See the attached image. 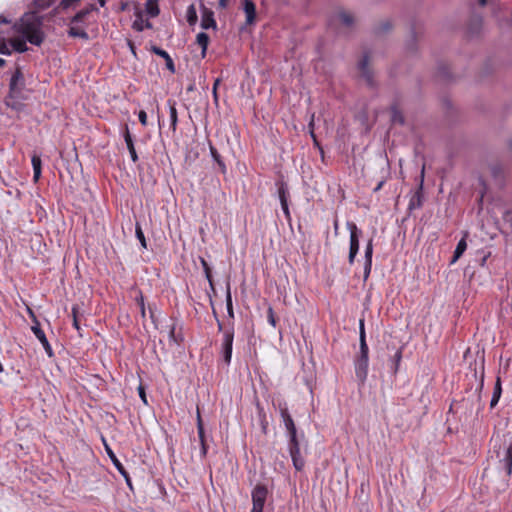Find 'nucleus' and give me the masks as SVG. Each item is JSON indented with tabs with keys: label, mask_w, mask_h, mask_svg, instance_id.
<instances>
[{
	"label": "nucleus",
	"mask_w": 512,
	"mask_h": 512,
	"mask_svg": "<svg viewBox=\"0 0 512 512\" xmlns=\"http://www.w3.org/2000/svg\"><path fill=\"white\" fill-rule=\"evenodd\" d=\"M484 387V373H482V376H481V381H480V385L478 387V392L481 393L482 389ZM481 400V395L478 394V401Z\"/></svg>",
	"instance_id": "6e6d98bb"
},
{
	"label": "nucleus",
	"mask_w": 512,
	"mask_h": 512,
	"mask_svg": "<svg viewBox=\"0 0 512 512\" xmlns=\"http://www.w3.org/2000/svg\"><path fill=\"white\" fill-rule=\"evenodd\" d=\"M124 140H125L127 149H128V151L130 153L132 161L134 163L137 162L138 161V155H137V152H136L135 147H134L132 136H131L127 126H126L125 132H124Z\"/></svg>",
	"instance_id": "a211bd4d"
},
{
	"label": "nucleus",
	"mask_w": 512,
	"mask_h": 512,
	"mask_svg": "<svg viewBox=\"0 0 512 512\" xmlns=\"http://www.w3.org/2000/svg\"><path fill=\"white\" fill-rule=\"evenodd\" d=\"M263 418H265V415H263ZM267 428H268V423H267V421L265 419H263V421H262V431H263L264 434H266Z\"/></svg>",
	"instance_id": "680f3d73"
},
{
	"label": "nucleus",
	"mask_w": 512,
	"mask_h": 512,
	"mask_svg": "<svg viewBox=\"0 0 512 512\" xmlns=\"http://www.w3.org/2000/svg\"><path fill=\"white\" fill-rule=\"evenodd\" d=\"M28 42L25 37L22 38H13L10 40V45L12 49L19 53H24L28 50V46L26 44Z\"/></svg>",
	"instance_id": "aec40b11"
},
{
	"label": "nucleus",
	"mask_w": 512,
	"mask_h": 512,
	"mask_svg": "<svg viewBox=\"0 0 512 512\" xmlns=\"http://www.w3.org/2000/svg\"><path fill=\"white\" fill-rule=\"evenodd\" d=\"M268 488L265 484L258 483L252 490V509L251 512H263L264 505L268 496Z\"/></svg>",
	"instance_id": "20e7f679"
},
{
	"label": "nucleus",
	"mask_w": 512,
	"mask_h": 512,
	"mask_svg": "<svg viewBox=\"0 0 512 512\" xmlns=\"http://www.w3.org/2000/svg\"><path fill=\"white\" fill-rule=\"evenodd\" d=\"M35 9L38 11L49 8L52 4V0H34L33 2Z\"/></svg>",
	"instance_id": "4c0bfd02"
},
{
	"label": "nucleus",
	"mask_w": 512,
	"mask_h": 512,
	"mask_svg": "<svg viewBox=\"0 0 512 512\" xmlns=\"http://www.w3.org/2000/svg\"><path fill=\"white\" fill-rule=\"evenodd\" d=\"M498 458L499 465L505 470L506 476L509 478L512 475V440L509 443L504 442V450L500 449L495 451Z\"/></svg>",
	"instance_id": "39448f33"
},
{
	"label": "nucleus",
	"mask_w": 512,
	"mask_h": 512,
	"mask_svg": "<svg viewBox=\"0 0 512 512\" xmlns=\"http://www.w3.org/2000/svg\"><path fill=\"white\" fill-rule=\"evenodd\" d=\"M33 170H41V158L40 156L34 154L31 159Z\"/></svg>",
	"instance_id": "a18cd8bd"
},
{
	"label": "nucleus",
	"mask_w": 512,
	"mask_h": 512,
	"mask_svg": "<svg viewBox=\"0 0 512 512\" xmlns=\"http://www.w3.org/2000/svg\"><path fill=\"white\" fill-rule=\"evenodd\" d=\"M355 375L359 385H364L367 380L369 367V347L366 341L365 321L359 320V353L354 359Z\"/></svg>",
	"instance_id": "7ed1b4c3"
},
{
	"label": "nucleus",
	"mask_w": 512,
	"mask_h": 512,
	"mask_svg": "<svg viewBox=\"0 0 512 512\" xmlns=\"http://www.w3.org/2000/svg\"><path fill=\"white\" fill-rule=\"evenodd\" d=\"M135 235H136V238L139 240L141 247L143 249H147V241H146L145 234L142 231L141 226H135Z\"/></svg>",
	"instance_id": "e433bc0d"
},
{
	"label": "nucleus",
	"mask_w": 512,
	"mask_h": 512,
	"mask_svg": "<svg viewBox=\"0 0 512 512\" xmlns=\"http://www.w3.org/2000/svg\"><path fill=\"white\" fill-rule=\"evenodd\" d=\"M391 111V122L393 124L403 125L405 123V118L402 112L396 107V105H392L390 108Z\"/></svg>",
	"instance_id": "393cba45"
},
{
	"label": "nucleus",
	"mask_w": 512,
	"mask_h": 512,
	"mask_svg": "<svg viewBox=\"0 0 512 512\" xmlns=\"http://www.w3.org/2000/svg\"><path fill=\"white\" fill-rule=\"evenodd\" d=\"M67 33H68L69 37H73V38L78 37V38H81L83 40H88L89 39V35H88V33L85 30L79 29V28L74 27V26H71L68 29Z\"/></svg>",
	"instance_id": "cd10ccee"
},
{
	"label": "nucleus",
	"mask_w": 512,
	"mask_h": 512,
	"mask_svg": "<svg viewBox=\"0 0 512 512\" xmlns=\"http://www.w3.org/2000/svg\"><path fill=\"white\" fill-rule=\"evenodd\" d=\"M72 317H73V327L79 332L80 331V324L78 320V313H79V307L78 305H74L72 307Z\"/></svg>",
	"instance_id": "ea45409f"
},
{
	"label": "nucleus",
	"mask_w": 512,
	"mask_h": 512,
	"mask_svg": "<svg viewBox=\"0 0 512 512\" xmlns=\"http://www.w3.org/2000/svg\"><path fill=\"white\" fill-rule=\"evenodd\" d=\"M145 8L147 14L152 18L158 16L160 13L157 0H147Z\"/></svg>",
	"instance_id": "bb28decb"
},
{
	"label": "nucleus",
	"mask_w": 512,
	"mask_h": 512,
	"mask_svg": "<svg viewBox=\"0 0 512 512\" xmlns=\"http://www.w3.org/2000/svg\"><path fill=\"white\" fill-rule=\"evenodd\" d=\"M0 54L10 55L11 49L8 47L7 43L4 40H0Z\"/></svg>",
	"instance_id": "8fccbe9b"
},
{
	"label": "nucleus",
	"mask_w": 512,
	"mask_h": 512,
	"mask_svg": "<svg viewBox=\"0 0 512 512\" xmlns=\"http://www.w3.org/2000/svg\"><path fill=\"white\" fill-rule=\"evenodd\" d=\"M33 322V325L31 327H41L40 322L38 321L36 316H33V319H31Z\"/></svg>",
	"instance_id": "0e129e2a"
},
{
	"label": "nucleus",
	"mask_w": 512,
	"mask_h": 512,
	"mask_svg": "<svg viewBox=\"0 0 512 512\" xmlns=\"http://www.w3.org/2000/svg\"><path fill=\"white\" fill-rule=\"evenodd\" d=\"M243 8L246 14V22L252 24L256 18V6L252 0H244Z\"/></svg>",
	"instance_id": "2eb2a0df"
},
{
	"label": "nucleus",
	"mask_w": 512,
	"mask_h": 512,
	"mask_svg": "<svg viewBox=\"0 0 512 512\" xmlns=\"http://www.w3.org/2000/svg\"><path fill=\"white\" fill-rule=\"evenodd\" d=\"M350 230V239L356 237V240H359L362 236V230L358 228V226H348Z\"/></svg>",
	"instance_id": "79ce46f5"
},
{
	"label": "nucleus",
	"mask_w": 512,
	"mask_h": 512,
	"mask_svg": "<svg viewBox=\"0 0 512 512\" xmlns=\"http://www.w3.org/2000/svg\"><path fill=\"white\" fill-rule=\"evenodd\" d=\"M196 42L201 47V49H202L201 55H202V58H204L206 56V51H207V47L209 44L208 34L205 32L198 33L196 36Z\"/></svg>",
	"instance_id": "b1692460"
},
{
	"label": "nucleus",
	"mask_w": 512,
	"mask_h": 512,
	"mask_svg": "<svg viewBox=\"0 0 512 512\" xmlns=\"http://www.w3.org/2000/svg\"><path fill=\"white\" fill-rule=\"evenodd\" d=\"M422 198H423V188H422V184H421L419 186V188L411 196L408 208L410 210L419 208L422 205Z\"/></svg>",
	"instance_id": "6ab92c4d"
},
{
	"label": "nucleus",
	"mask_w": 512,
	"mask_h": 512,
	"mask_svg": "<svg viewBox=\"0 0 512 512\" xmlns=\"http://www.w3.org/2000/svg\"><path fill=\"white\" fill-rule=\"evenodd\" d=\"M267 320H268L269 324H271L273 327H276L277 318L275 316L272 306H269L267 309Z\"/></svg>",
	"instance_id": "a19ab883"
},
{
	"label": "nucleus",
	"mask_w": 512,
	"mask_h": 512,
	"mask_svg": "<svg viewBox=\"0 0 512 512\" xmlns=\"http://www.w3.org/2000/svg\"><path fill=\"white\" fill-rule=\"evenodd\" d=\"M368 62H369V57H368L367 54H365L363 56V58L360 60V62L358 63V68H359V70L361 72V76L365 79L366 83L370 87H373L374 86V79H373L372 72L368 68Z\"/></svg>",
	"instance_id": "9d476101"
},
{
	"label": "nucleus",
	"mask_w": 512,
	"mask_h": 512,
	"mask_svg": "<svg viewBox=\"0 0 512 512\" xmlns=\"http://www.w3.org/2000/svg\"><path fill=\"white\" fill-rule=\"evenodd\" d=\"M97 7L94 4H89L85 8L78 11L71 19V23L82 22L91 12L97 11Z\"/></svg>",
	"instance_id": "f3484780"
},
{
	"label": "nucleus",
	"mask_w": 512,
	"mask_h": 512,
	"mask_svg": "<svg viewBox=\"0 0 512 512\" xmlns=\"http://www.w3.org/2000/svg\"><path fill=\"white\" fill-rule=\"evenodd\" d=\"M358 251H359V240H356V237L353 239H350L349 252L358 253Z\"/></svg>",
	"instance_id": "09e8293b"
},
{
	"label": "nucleus",
	"mask_w": 512,
	"mask_h": 512,
	"mask_svg": "<svg viewBox=\"0 0 512 512\" xmlns=\"http://www.w3.org/2000/svg\"><path fill=\"white\" fill-rule=\"evenodd\" d=\"M455 403H456V401H455V400L451 403V405H450V407H449V410H448V414H450V413H454V404H455Z\"/></svg>",
	"instance_id": "338daca9"
},
{
	"label": "nucleus",
	"mask_w": 512,
	"mask_h": 512,
	"mask_svg": "<svg viewBox=\"0 0 512 512\" xmlns=\"http://www.w3.org/2000/svg\"><path fill=\"white\" fill-rule=\"evenodd\" d=\"M209 150H210L211 157L216 162L220 172L225 174L227 168H226V165H225L221 155L218 153L217 149L211 144L209 146Z\"/></svg>",
	"instance_id": "412c9836"
},
{
	"label": "nucleus",
	"mask_w": 512,
	"mask_h": 512,
	"mask_svg": "<svg viewBox=\"0 0 512 512\" xmlns=\"http://www.w3.org/2000/svg\"><path fill=\"white\" fill-rule=\"evenodd\" d=\"M102 441H103V444L105 447V451H106L108 457L110 458L111 462L113 463L114 467L124 477L126 484L130 488H132V481H131L128 471L125 469L123 464L119 461L116 454L113 452L112 448L107 444L105 438H102Z\"/></svg>",
	"instance_id": "6e6552de"
},
{
	"label": "nucleus",
	"mask_w": 512,
	"mask_h": 512,
	"mask_svg": "<svg viewBox=\"0 0 512 512\" xmlns=\"http://www.w3.org/2000/svg\"><path fill=\"white\" fill-rule=\"evenodd\" d=\"M385 181L384 180H381L377 185L376 187L373 189L374 192H378L382 189L383 185H384Z\"/></svg>",
	"instance_id": "052dcab7"
},
{
	"label": "nucleus",
	"mask_w": 512,
	"mask_h": 512,
	"mask_svg": "<svg viewBox=\"0 0 512 512\" xmlns=\"http://www.w3.org/2000/svg\"><path fill=\"white\" fill-rule=\"evenodd\" d=\"M401 360H402V347H400L395 352L394 356L391 358L390 370H391V373L393 376L397 375V373L399 371Z\"/></svg>",
	"instance_id": "5701e85b"
},
{
	"label": "nucleus",
	"mask_w": 512,
	"mask_h": 512,
	"mask_svg": "<svg viewBox=\"0 0 512 512\" xmlns=\"http://www.w3.org/2000/svg\"><path fill=\"white\" fill-rule=\"evenodd\" d=\"M276 186H277L278 198H279V201L281 204V209H282L283 213L285 214L287 220L290 221V212H289V206H288V200H289L290 195H289L288 186L283 181L277 182Z\"/></svg>",
	"instance_id": "1a4fd4ad"
},
{
	"label": "nucleus",
	"mask_w": 512,
	"mask_h": 512,
	"mask_svg": "<svg viewBox=\"0 0 512 512\" xmlns=\"http://www.w3.org/2000/svg\"><path fill=\"white\" fill-rule=\"evenodd\" d=\"M135 302L139 306L141 318L144 320L146 317V307H145V301L144 296L141 290L138 291V295L135 297Z\"/></svg>",
	"instance_id": "2f4dec72"
},
{
	"label": "nucleus",
	"mask_w": 512,
	"mask_h": 512,
	"mask_svg": "<svg viewBox=\"0 0 512 512\" xmlns=\"http://www.w3.org/2000/svg\"><path fill=\"white\" fill-rule=\"evenodd\" d=\"M148 309H149V314H150L151 321L153 322V324L155 326H157V319L155 317L154 308L151 305H149Z\"/></svg>",
	"instance_id": "5fc2aeb1"
},
{
	"label": "nucleus",
	"mask_w": 512,
	"mask_h": 512,
	"mask_svg": "<svg viewBox=\"0 0 512 512\" xmlns=\"http://www.w3.org/2000/svg\"><path fill=\"white\" fill-rule=\"evenodd\" d=\"M31 330L33 332V334L35 335V337L40 341V343L42 344L45 352L47 353V355L49 357H53L54 356V352H53V349L44 333V331L41 329V327H31Z\"/></svg>",
	"instance_id": "9b49d317"
},
{
	"label": "nucleus",
	"mask_w": 512,
	"mask_h": 512,
	"mask_svg": "<svg viewBox=\"0 0 512 512\" xmlns=\"http://www.w3.org/2000/svg\"><path fill=\"white\" fill-rule=\"evenodd\" d=\"M338 20L341 22L342 25H344L345 27H352L353 23H354V18L353 16L348 13V12H340L337 16Z\"/></svg>",
	"instance_id": "c85d7f7f"
},
{
	"label": "nucleus",
	"mask_w": 512,
	"mask_h": 512,
	"mask_svg": "<svg viewBox=\"0 0 512 512\" xmlns=\"http://www.w3.org/2000/svg\"><path fill=\"white\" fill-rule=\"evenodd\" d=\"M169 340L172 342H175L176 344H181L183 341L182 334H176V326L175 324L171 325L169 330Z\"/></svg>",
	"instance_id": "c9c22d12"
},
{
	"label": "nucleus",
	"mask_w": 512,
	"mask_h": 512,
	"mask_svg": "<svg viewBox=\"0 0 512 512\" xmlns=\"http://www.w3.org/2000/svg\"><path fill=\"white\" fill-rule=\"evenodd\" d=\"M278 410L284 426L286 428V435L288 437V451L292 459L293 466L296 471H302L305 467V459L301 453V439H304V434L298 433L295 422L289 413L286 402L278 403Z\"/></svg>",
	"instance_id": "f257e3e1"
},
{
	"label": "nucleus",
	"mask_w": 512,
	"mask_h": 512,
	"mask_svg": "<svg viewBox=\"0 0 512 512\" xmlns=\"http://www.w3.org/2000/svg\"><path fill=\"white\" fill-rule=\"evenodd\" d=\"M80 0H61L59 3V8L66 10L72 6H74Z\"/></svg>",
	"instance_id": "c03bdc74"
},
{
	"label": "nucleus",
	"mask_w": 512,
	"mask_h": 512,
	"mask_svg": "<svg viewBox=\"0 0 512 512\" xmlns=\"http://www.w3.org/2000/svg\"><path fill=\"white\" fill-rule=\"evenodd\" d=\"M25 88L24 75L19 67L16 68L15 72L11 76L9 83V95L12 98H21L22 92Z\"/></svg>",
	"instance_id": "423d86ee"
},
{
	"label": "nucleus",
	"mask_w": 512,
	"mask_h": 512,
	"mask_svg": "<svg viewBox=\"0 0 512 512\" xmlns=\"http://www.w3.org/2000/svg\"><path fill=\"white\" fill-rule=\"evenodd\" d=\"M219 81H220V80H219V79H217V80L215 81L214 85H213V96H214L215 101H217V100H218V96H217V86H218V84H219Z\"/></svg>",
	"instance_id": "13d9d810"
},
{
	"label": "nucleus",
	"mask_w": 512,
	"mask_h": 512,
	"mask_svg": "<svg viewBox=\"0 0 512 512\" xmlns=\"http://www.w3.org/2000/svg\"><path fill=\"white\" fill-rule=\"evenodd\" d=\"M356 255H357V253L349 252L348 261H349L350 264L354 263V259H355Z\"/></svg>",
	"instance_id": "e2e57ef3"
},
{
	"label": "nucleus",
	"mask_w": 512,
	"mask_h": 512,
	"mask_svg": "<svg viewBox=\"0 0 512 512\" xmlns=\"http://www.w3.org/2000/svg\"><path fill=\"white\" fill-rule=\"evenodd\" d=\"M502 395V382L500 376L496 377L492 398L490 400V408L493 409L498 404Z\"/></svg>",
	"instance_id": "dca6fc26"
},
{
	"label": "nucleus",
	"mask_w": 512,
	"mask_h": 512,
	"mask_svg": "<svg viewBox=\"0 0 512 512\" xmlns=\"http://www.w3.org/2000/svg\"><path fill=\"white\" fill-rule=\"evenodd\" d=\"M391 29V23L390 21L386 20L383 21L380 26L377 28V33H384Z\"/></svg>",
	"instance_id": "de8ad7c7"
},
{
	"label": "nucleus",
	"mask_w": 512,
	"mask_h": 512,
	"mask_svg": "<svg viewBox=\"0 0 512 512\" xmlns=\"http://www.w3.org/2000/svg\"><path fill=\"white\" fill-rule=\"evenodd\" d=\"M151 51L155 55L160 56L162 58V60H165L166 67L170 72H172V73L175 72V65H174L173 59L165 50H163L162 48H160L158 46H152Z\"/></svg>",
	"instance_id": "4468645a"
},
{
	"label": "nucleus",
	"mask_w": 512,
	"mask_h": 512,
	"mask_svg": "<svg viewBox=\"0 0 512 512\" xmlns=\"http://www.w3.org/2000/svg\"><path fill=\"white\" fill-rule=\"evenodd\" d=\"M206 279L209 282V286H210L211 292L215 295L216 294V288H215V285H214L213 277L212 278H206Z\"/></svg>",
	"instance_id": "4d7b16f0"
},
{
	"label": "nucleus",
	"mask_w": 512,
	"mask_h": 512,
	"mask_svg": "<svg viewBox=\"0 0 512 512\" xmlns=\"http://www.w3.org/2000/svg\"><path fill=\"white\" fill-rule=\"evenodd\" d=\"M197 432L198 433L205 432L203 420H202L199 410L197 411Z\"/></svg>",
	"instance_id": "3c124183"
},
{
	"label": "nucleus",
	"mask_w": 512,
	"mask_h": 512,
	"mask_svg": "<svg viewBox=\"0 0 512 512\" xmlns=\"http://www.w3.org/2000/svg\"><path fill=\"white\" fill-rule=\"evenodd\" d=\"M490 255H491L490 251L485 252L484 250H479V251H477V256L475 258V262H477L479 264V266L485 267L487 259L490 257Z\"/></svg>",
	"instance_id": "473e14b6"
},
{
	"label": "nucleus",
	"mask_w": 512,
	"mask_h": 512,
	"mask_svg": "<svg viewBox=\"0 0 512 512\" xmlns=\"http://www.w3.org/2000/svg\"><path fill=\"white\" fill-rule=\"evenodd\" d=\"M138 118H139V121L140 123L143 125V126H146L147 125V114L144 110H141L138 114Z\"/></svg>",
	"instance_id": "864d4df0"
},
{
	"label": "nucleus",
	"mask_w": 512,
	"mask_h": 512,
	"mask_svg": "<svg viewBox=\"0 0 512 512\" xmlns=\"http://www.w3.org/2000/svg\"><path fill=\"white\" fill-rule=\"evenodd\" d=\"M43 18L37 12L25 13L19 23L14 25L16 31L35 46H40L44 41V33L41 29Z\"/></svg>",
	"instance_id": "f03ea898"
},
{
	"label": "nucleus",
	"mask_w": 512,
	"mask_h": 512,
	"mask_svg": "<svg viewBox=\"0 0 512 512\" xmlns=\"http://www.w3.org/2000/svg\"><path fill=\"white\" fill-rule=\"evenodd\" d=\"M226 309L227 314L230 318H234V311H233V303H232V295L230 290V284H227V290H226Z\"/></svg>",
	"instance_id": "c756f323"
},
{
	"label": "nucleus",
	"mask_w": 512,
	"mask_h": 512,
	"mask_svg": "<svg viewBox=\"0 0 512 512\" xmlns=\"http://www.w3.org/2000/svg\"><path fill=\"white\" fill-rule=\"evenodd\" d=\"M201 27L205 30L210 28H216V21L214 19V13L210 9L203 7Z\"/></svg>",
	"instance_id": "ddd939ff"
},
{
	"label": "nucleus",
	"mask_w": 512,
	"mask_h": 512,
	"mask_svg": "<svg viewBox=\"0 0 512 512\" xmlns=\"http://www.w3.org/2000/svg\"><path fill=\"white\" fill-rule=\"evenodd\" d=\"M468 231L463 232V237L458 241L456 248L454 250L453 256L450 260V265L456 263L458 259L464 254L467 249L466 238L468 237Z\"/></svg>",
	"instance_id": "f8f14e48"
},
{
	"label": "nucleus",
	"mask_w": 512,
	"mask_h": 512,
	"mask_svg": "<svg viewBox=\"0 0 512 512\" xmlns=\"http://www.w3.org/2000/svg\"><path fill=\"white\" fill-rule=\"evenodd\" d=\"M491 173L496 181L499 182V184L502 183L503 176H504V169L501 165H493L491 167Z\"/></svg>",
	"instance_id": "72a5a7b5"
},
{
	"label": "nucleus",
	"mask_w": 512,
	"mask_h": 512,
	"mask_svg": "<svg viewBox=\"0 0 512 512\" xmlns=\"http://www.w3.org/2000/svg\"><path fill=\"white\" fill-rule=\"evenodd\" d=\"M373 245L370 239L365 249V261L372 262Z\"/></svg>",
	"instance_id": "37998d69"
},
{
	"label": "nucleus",
	"mask_w": 512,
	"mask_h": 512,
	"mask_svg": "<svg viewBox=\"0 0 512 512\" xmlns=\"http://www.w3.org/2000/svg\"><path fill=\"white\" fill-rule=\"evenodd\" d=\"M186 18H187V22L190 25H194L197 22V20H198L197 11L193 4L189 5L187 8Z\"/></svg>",
	"instance_id": "7c9ffc66"
},
{
	"label": "nucleus",
	"mask_w": 512,
	"mask_h": 512,
	"mask_svg": "<svg viewBox=\"0 0 512 512\" xmlns=\"http://www.w3.org/2000/svg\"><path fill=\"white\" fill-rule=\"evenodd\" d=\"M219 6L225 8L227 6V0H219Z\"/></svg>",
	"instance_id": "774afa93"
},
{
	"label": "nucleus",
	"mask_w": 512,
	"mask_h": 512,
	"mask_svg": "<svg viewBox=\"0 0 512 512\" xmlns=\"http://www.w3.org/2000/svg\"><path fill=\"white\" fill-rule=\"evenodd\" d=\"M233 340H234V330L233 328L227 329L223 333V339L221 343V356L223 362L229 366L232 359V351H233Z\"/></svg>",
	"instance_id": "0eeeda50"
},
{
	"label": "nucleus",
	"mask_w": 512,
	"mask_h": 512,
	"mask_svg": "<svg viewBox=\"0 0 512 512\" xmlns=\"http://www.w3.org/2000/svg\"><path fill=\"white\" fill-rule=\"evenodd\" d=\"M138 390V394H139V397L140 399L142 400V402L145 404V405H148V401H147V395H146V390H145V387L140 384L137 388Z\"/></svg>",
	"instance_id": "49530a36"
},
{
	"label": "nucleus",
	"mask_w": 512,
	"mask_h": 512,
	"mask_svg": "<svg viewBox=\"0 0 512 512\" xmlns=\"http://www.w3.org/2000/svg\"><path fill=\"white\" fill-rule=\"evenodd\" d=\"M372 268V262L365 261L364 263V281H366L370 275Z\"/></svg>",
	"instance_id": "603ef678"
},
{
	"label": "nucleus",
	"mask_w": 512,
	"mask_h": 512,
	"mask_svg": "<svg viewBox=\"0 0 512 512\" xmlns=\"http://www.w3.org/2000/svg\"><path fill=\"white\" fill-rule=\"evenodd\" d=\"M132 27L141 32L143 31L144 29H151L152 28V23L149 21V20H143L142 16L139 15L135 21L133 22V25Z\"/></svg>",
	"instance_id": "a878e982"
},
{
	"label": "nucleus",
	"mask_w": 512,
	"mask_h": 512,
	"mask_svg": "<svg viewBox=\"0 0 512 512\" xmlns=\"http://www.w3.org/2000/svg\"><path fill=\"white\" fill-rule=\"evenodd\" d=\"M0 23L1 24H8V23H10V20L7 19L5 16L0 15Z\"/></svg>",
	"instance_id": "69168bd1"
},
{
	"label": "nucleus",
	"mask_w": 512,
	"mask_h": 512,
	"mask_svg": "<svg viewBox=\"0 0 512 512\" xmlns=\"http://www.w3.org/2000/svg\"><path fill=\"white\" fill-rule=\"evenodd\" d=\"M167 104L169 106L170 126L173 131H176V127H177V123H178L176 103H175V101L169 99L167 101Z\"/></svg>",
	"instance_id": "4be33fe9"
},
{
	"label": "nucleus",
	"mask_w": 512,
	"mask_h": 512,
	"mask_svg": "<svg viewBox=\"0 0 512 512\" xmlns=\"http://www.w3.org/2000/svg\"><path fill=\"white\" fill-rule=\"evenodd\" d=\"M206 278H212V269L204 257H199Z\"/></svg>",
	"instance_id": "58836bf2"
},
{
	"label": "nucleus",
	"mask_w": 512,
	"mask_h": 512,
	"mask_svg": "<svg viewBox=\"0 0 512 512\" xmlns=\"http://www.w3.org/2000/svg\"><path fill=\"white\" fill-rule=\"evenodd\" d=\"M199 441H200V454L202 458H205L208 453V444L206 440L205 432L198 433Z\"/></svg>",
	"instance_id": "f704fd0d"
},
{
	"label": "nucleus",
	"mask_w": 512,
	"mask_h": 512,
	"mask_svg": "<svg viewBox=\"0 0 512 512\" xmlns=\"http://www.w3.org/2000/svg\"><path fill=\"white\" fill-rule=\"evenodd\" d=\"M41 177V170H33V180L34 182H38Z\"/></svg>",
	"instance_id": "bf43d9fd"
}]
</instances>
